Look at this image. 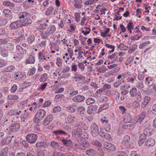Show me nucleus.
<instances>
[{
    "label": "nucleus",
    "mask_w": 156,
    "mask_h": 156,
    "mask_svg": "<svg viewBox=\"0 0 156 156\" xmlns=\"http://www.w3.org/2000/svg\"><path fill=\"white\" fill-rule=\"evenodd\" d=\"M88 138V133L85 131H82V133H80V135L79 137L80 138V139L86 140Z\"/></svg>",
    "instance_id": "35"
},
{
    "label": "nucleus",
    "mask_w": 156,
    "mask_h": 156,
    "mask_svg": "<svg viewBox=\"0 0 156 156\" xmlns=\"http://www.w3.org/2000/svg\"><path fill=\"white\" fill-rule=\"evenodd\" d=\"M10 156H26V155L23 152L18 153L16 155L14 153H12Z\"/></svg>",
    "instance_id": "64"
},
{
    "label": "nucleus",
    "mask_w": 156,
    "mask_h": 156,
    "mask_svg": "<svg viewBox=\"0 0 156 156\" xmlns=\"http://www.w3.org/2000/svg\"><path fill=\"white\" fill-rule=\"evenodd\" d=\"M19 98V96L16 95H9L7 97L8 99L10 101H16L18 100Z\"/></svg>",
    "instance_id": "41"
},
{
    "label": "nucleus",
    "mask_w": 156,
    "mask_h": 156,
    "mask_svg": "<svg viewBox=\"0 0 156 156\" xmlns=\"http://www.w3.org/2000/svg\"><path fill=\"white\" fill-rule=\"evenodd\" d=\"M109 107L108 104L105 103L103 105H101L98 110L99 112H100L101 110L107 109Z\"/></svg>",
    "instance_id": "43"
},
{
    "label": "nucleus",
    "mask_w": 156,
    "mask_h": 156,
    "mask_svg": "<svg viewBox=\"0 0 156 156\" xmlns=\"http://www.w3.org/2000/svg\"><path fill=\"white\" fill-rule=\"evenodd\" d=\"M95 102V100L94 98H89L86 100V103L88 105H90V104L94 103Z\"/></svg>",
    "instance_id": "47"
},
{
    "label": "nucleus",
    "mask_w": 156,
    "mask_h": 156,
    "mask_svg": "<svg viewBox=\"0 0 156 156\" xmlns=\"http://www.w3.org/2000/svg\"><path fill=\"white\" fill-rule=\"evenodd\" d=\"M32 22V20L31 19V16L28 17H25L23 20V21H22V27L27 26L30 24Z\"/></svg>",
    "instance_id": "13"
},
{
    "label": "nucleus",
    "mask_w": 156,
    "mask_h": 156,
    "mask_svg": "<svg viewBox=\"0 0 156 156\" xmlns=\"http://www.w3.org/2000/svg\"><path fill=\"white\" fill-rule=\"evenodd\" d=\"M56 27L54 25H50L48 27L46 30L51 35L56 30Z\"/></svg>",
    "instance_id": "25"
},
{
    "label": "nucleus",
    "mask_w": 156,
    "mask_h": 156,
    "mask_svg": "<svg viewBox=\"0 0 156 156\" xmlns=\"http://www.w3.org/2000/svg\"><path fill=\"white\" fill-rule=\"evenodd\" d=\"M54 8L52 6L49 7L45 13V15L47 16H49L54 10Z\"/></svg>",
    "instance_id": "48"
},
{
    "label": "nucleus",
    "mask_w": 156,
    "mask_h": 156,
    "mask_svg": "<svg viewBox=\"0 0 156 156\" xmlns=\"http://www.w3.org/2000/svg\"><path fill=\"white\" fill-rule=\"evenodd\" d=\"M52 119L53 118H45L42 122V124L45 126H47Z\"/></svg>",
    "instance_id": "44"
},
{
    "label": "nucleus",
    "mask_w": 156,
    "mask_h": 156,
    "mask_svg": "<svg viewBox=\"0 0 156 156\" xmlns=\"http://www.w3.org/2000/svg\"><path fill=\"white\" fill-rule=\"evenodd\" d=\"M146 145L147 147H149L150 146H153L155 143V140L151 138H148L145 142Z\"/></svg>",
    "instance_id": "12"
},
{
    "label": "nucleus",
    "mask_w": 156,
    "mask_h": 156,
    "mask_svg": "<svg viewBox=\"0 0 156 156\" xmlns=\"http://www.w3.org/2000/svg\"><path fill=\"white\" fill-rule=\"evenodd\" d=\"M36 68L34 67H33L28 72V74L29 76H31L33 75L35 73L36 71Z\"/></svg>",
    "instance_id": "62"
},
{
    "label": "nucleus",
    "mask_w": 156,
    "mask_h": 156,
    "mask_svg": "<svg viewBox=\"0 0 156 156\" xmlns=\"http://www.w3.org/2000/svg\"><path fill=\"white\" fill-rule=\"evenodd\" d=\"M41 35V37L44 39H46L48 38V36L50 34L46 30L45 31L42 32Z\"/></svg>",
    "instance_id": "46"
},
{
    "label": "nucleus",
    "mask_w": 156,
    "mask_h": 156,
    "mask_svg": "<svg viewBox=\"0 0 156 156\" xmlns=\"http://www.w3.org/2000/svg\"><path fill=\"white\" fill-rule=\"evenodd\" d=\"M151 100L150 97L146 96L144 98V100L142 102L141 107L143 108H144L146 105L148 104Z\"/></svg>",
    "instance_id": "21"
},
{
    "label": "nucleus",
    "mask_w": 156,
    "mask_h": 156,
    "mask_svg": "<svg viewBox=\"0 0 156 156\" xmlns=\"http://www.w3.org/2000/svg\"><path fill=\"white\" fill-rule=\"evenodd\" d=\"M22 20H21L12 23L9 26L10 28L12 30H15L17 28L22 27Z\"/></svg>",
    "instance_id": "7"
},
{
    "label": "nucleus",
    "mask_w": 156,
    "mask_h": 156,
    "mask_svg": "<svg viewBox=\"0 0 156 156\" xmlns=\"http://www.w3.org/2000/svg\"><path fill=\"white\" fill-rule=\"evenodd\" d=\"M27 35V34H25L24 35L20 34L19 36L17 37L16 41L18 43H21L24 42L26 40V36Z\"/></svg>",
    "instance_id": "20"
},
{
    "label": "nucleus",
    "mask_w": 156,
    "mask_h": 156,
    "mask_svg": "<svg viewBox=\"0 0 156 156\" xmlns=\"http://www.w3.org/2000/svg\"><path fill=\"white\" fill-rule=\"evenodd\" d=\"M9 51L5 47L0 45V54L3 58H6L9 56Z\"/></svg>",
    "instance_id": "10"
},
{
    "label": "nucleus",
    "mask_w": 156,
    "mask_h": 156,
    "mask_svg": "<svg viewBox=\"0 0 156 156\" xmlns=\"http://www.w3.org/2000/svg\"><path fill=\"white\" fill-rule=\"evenodd\" d=\"M16 48L17 54L23 57V55L26 53L27 50L20 45H17Z\"/></svg>",
    "instance_id": "8"
},
{
    "label": "nucleus",
    "mask_w": 156,
    "mask_h": 156,
    "mask_svg": "<svg viewBox=\"0 0 156 156\" xmlns=\"http://www.w3.org/2000/svg\"><path fill=\"white\" fill-rule=\"evenodd\" d=\"M38 138L37 135L35 133H29L26 136V140L30 144H34Z\"/></svg>",
    "instance_id": "4"
},
{
    "label": "nucleus",
    "mask_w": 156,
    "mask_h": 156,
    "mask_svg": "<svg viewBox=\"0 0 156 156\" xmlns=\"http://www.w3.org/2000/svg\"><path fill=\"white\" fill-rule=\"evenodd\" d=\"M137 45L136 44H134L133 45L132 47V48H129L128 51V53H132L133 52H134L136 49L137 48Z\"/></svg>",
    "instance_id": "53"
},
{
    "label": "nucleus",
    "mask_w": 156,
    "mask_h": 156,
    "mask_svg": "<svg viewBox=\"0 0 156 156\" xmlns=\"http://www.w3.org/2000/svg\"><path fill=\"white\" fill-rule=\"evenodd\" d=\"M3 4L4 6H5L14 7L15 6V5L14 4L12 3H11L10 2L8 1H5L3 2Z\"/></svg>",
    "instance_id": "51"
},
{
    "label": "nucleus",
    "mask_w": 156,
    "mask_h": 156,
    "mask_svg": "<svg viewBox=\"0 0 156 156\" xmlns=\"http://www.w3.org/2000/svg\"><path fill=\"white\" fill-rule=\"evenodd\" d=\"M121 144L127 148H131L132 147V143L130 141V137L127 135L123 137Z\"/></svg>",
    "instance_id": "2"
},
{
    "label": "nucleus",
    "mask_w": 156,
    "mask_h": 156,
    "mask_svg": "<svg viewBox=\"0 0 156 156\" xmlns=\"http://www.w3.org/2000/svg\"><path fill=\"white\" fill-rule=\"evenodd\" d=\"M9 151V148L6 147L0 151V156H7Z\"/></svg>",
    "instance_id": "34"
},
{
    "label": "nucleus",
    "mask_w": 156,
    "mask_h": 156,
    "mask_svg": "<svg viewBox=\"0 0 156 156\" xmlns=\"http://www.w3.org/2000/svg\"><path fill=\"white\" fill-rule=\"evenodd\" d=\"M82 129L79 128H75L72 132V134L73 135L76 136L78 137L80 135V133H82Z\"/></svg>",
    "instance_id": "24"
},
{
    "label": "nucleus",
    "mask_w": 156,
    "mask_h": 156,
    "mask_svg": "<svg viewBox=\"0 0 156 156\" xmlns=\"http://www.w3.org/2000/svg\"><path fill=\"white\" fill-rule=\"evenodd\" d=\"M44 50H43L38 53V57L40 62L44 61V60H45V62L48 61V60L46 59L47 56L44 55Z\"/></svg>",
    "instance_id": "14"
},
{
    "label": "nucleus",
    "mask_w": 156,
    "mask_h": 156,
    "mask_svg": "<svg viewBox=\"0 0 156 156\" xmlns=\"http://www.w3.org/2000/svg\"><path fill=\"white\" fill-rule=\"evenodd\" d=\"M97 70L98 72L104 73H105L106 71L108 70V69H106V67L103 65L101 66L98 67L97 68Z\"/></svg>",
    "instance_id": "37"
},
{
    "label": "nucleus",
    "mask_w": 156,
    "mask_h": 156,
    "mask_svg": "<svg viewBox=\"0 0 156 156\" xmlns=\"http://www.w3.org/2000/svg\"><path fill=\"white\" fill-rule=\"evenodd\" d=\"M100 134L99 135L102 137L106 139L107 140H109L111 138V136L109 134L107 133H105L101 131L102 128L100 129Z\"/></svg>",
    "instance_id": "26"
},
{
    "label": "nucleus",
    "mask_w": 156,
    "mask_h": 156,
    "mask_svg": "<svg viewBox=\"0 0 156 156\" xmlns=\"http://www.w3.org/2000/svg\"><path fill=\"white\" fill-rule=\"evenodd\" d=\"M155 130L153 128L151 125L148 123L145 129L144 130L143 133L140 134L138 140L139 146H142L146 139L147 136H149L154 133Z\"/></svg>",
    "instance_id": "1"
},
{
    "label": "nucleus",
    "mask_w": 156,
    "mask_h": 156,
    "mask_svg": "<svg viewBox=\"0 0 156 156\" xmlns=\"http://www.w3.org/2000/svg\"><path fill=\"white\" fill-rule=\"evenodd\" d=\"M75 128H79L85 130L87 129V127L85 125V124L81 122H79L77 123Z\"/></svg>",
    "instance_id": "33"
},
{
    "label": "nucleus",
    "mask_w": 156,
    "mask_h": 156,
    "mask_svg": "<svg viewBox=\"0 0 156 156\" xmlns=\"http://www.w3.org/2000/svg\"><path fill=\"white\" fill-rule=\"evenodd\" d=\"M18 16L20 19L25 18L26 17L30 16V14L26 12H20L19 13Z\"/></svg>",
    "instance_id": "36"
},
{
    "label": "nucleus",
    "mask_w": 156,
    "mask_h": 156,
    "mask_svg": "<svg viewBox=\"0 0 156 156\" xmlns=\"http://www.w3.org/2000/svg\"><path fill=\"white\" fill-rule=\"evenodd\" d=\"M154 81V79L151 76H148L145 78V83L148 86H151L153 84Z\"/></svg>",
    "instance_id": "17"
},
{
    "label": "nucleus",
    "mask_w": 156,
    "mask_h": 156,
    "mask_svg": "<svg viewBox=\"0 0 156 156\" xmlns=\"http://www.w3.org/2000/svg\"><path fill=\"white\" fill-rule=\"evenodd\" d=\"M5 48L10 52L13 51L15 49L14 44L12 42L8 43L5 46Z\"/></svg>",
    "instance_id": "19"
},
{
    "label": "nucleus",
    "mask_w": 156,
    "mask_h": 156,
    "mask_svg": "<svg viewBox=\"0 0 156 156\" xmlns=\"http://www.w3.org/2000/svg\"><path fill=\"white\" fill-rule=\"evenodd\" d=\"M70 92L69 94V95L70 96H73L78 93L79 90L75 88H73L70 89Z\"/></svg>",
    "instance_id": "39"
},
{
    "label": "nucleus",
    "mask_w": 156,
    "mask_h": 156,
    "mask_svg": "<svg viewBox=\"0 0 156 156\" xmlns=\"http://www.w3.org/2000/svg\"><path fill=\"white\" fill-rule=\"evenodd\" d=\"M46 152V150L44 149L43 150L38 148L37 149L36 155L37 156H44Z\"/></svg>",
    "instance_id": "32"
},
{
    "label": "nucleus",
    "mask_w": 156,
    "mask_h": 156,
    "mask_svg": "<svg viewBox=\"0 0 156 156\" xmlns=\"http://www.w3.org/2000/svg\"><path fill=\"white\" fill-rule=\"evenodd\" d=\"M70 69V67L68 66H66L64 68H63L61 72V73L63 74V75L61 77L62 78H64L68 77L69 76H70V73H67V74H64L65 73L69 71Z\"/></svg>",
    "instance_id": "16"
},
{
    "label": "nucleus",
    "mask_w": 156,
    "mask_h": 156,
    "mask_svg": "<svg viewBox=\"0 0 156 156\" xmlns=\"http://www.w3.org/2000/svg\"><path fill=\"white\" fill-rule=\"evenodd\" d=\"M116 156H127L126 153L123 151H117L115 153Z\"/></svg>",
    "instance_id": "49"
},
{
    "label": "nucleus",
    "mask_w": 156,
    "mask_h": 156,
    "mask_svg": "<svg viewBox=\"0 0 156 156\" xmlns=\"http://www.w3.org/2000/svg\"><path fill=\"white\" fill-rule=\"evenodd\" d=\"M104 147L105 148L112 151H115L116 150L115 146L113 144L108 142H104Z\"/></svg>",
    "instance_id": "9"
},
{
    "label": "nucleus",
    "mask_w": 156,
    "mask_h": 156,
    "mask_svg": "<svg viewBox=\"0 0 156 156\" xmlns=\"http://www.w3.org/2000/svg\"><path fill=\"white\" fill-rule=\"evenodd\" d=\"M74 78L75 79H76V81H77V80L79 81L81 80H84L86 78L84 76L81 75L80 74L76 73L74 74Z\"/></svg>",
    "instance_id": "23"
},
{
    "label": "nucleus",
    "mask_w": 156,
    "mask_h": 156,
    "mask_svg": "<svg viewBox=\"0 0 156 156\" xmlns=\"http://www.w3.org/2000/svg\"><path fill=\"white\" fill-rule=\"evenodd\" d=\"M62 142L64 145L67 147H71L72 144V141L70 140L63 139L62 140Z\"/></svg>",
    "instance_id": "29"
},
{
    "label": "nucleus",
    "mask_w": 156,
    "mask_h": 156,
    "mask_svg": "<svg viewBox=\"0 0 156 156\" xmlns=\"http://www.w3.org/2000/svg\"><path fill=\"white\" fill-rule=\"evenodd\" d=\"M9 40L7 38L0 39V45L6 44L9 41Z\"/></svg>",
    "instance_id": "57"
},
{
    "label": "nucleus",
    "mask_w": 156,
    "mask_h": 156,
    "mask_svg": "<svg viewBox=\"0 0 156 156\" xmlns=\"http://www.w3.org/2000/svg\"><path fill=\"white\" fill-rule=\"evenodd\" d=\"M15 69V66L13 65H12L3 69L2 72H10L14 71Z\"/></svg>",
    "instance_id": "27"
},
{
    "label": "nucleus",
    "mask_w": 156,
    "mask_h": 156,
    "mask_svg": "<svg viewBox=\"0 0 156 156\" xmlns=\"http://www.w3.org/2000/svg\"><path fill=\"white\" fill-rule=\"evenodd\" d=\"M27 41L29 44H31L35 40V37L33 35H28L26 36Z\"/></svg>",
    "instance_id": "22"
},
{
    "label": "nucleus",
    "mask_w": 156,
    "mask_h": 156,
    "mask_svg": "<svg viewBox=\"0 0 156 156\" xmlns=\"http://www.w3.org/2000/svg\"><path fill=\"white\" fill-rule=\"evenodd\" d=\"M27 2V1L26 0L23 3V6L25 9H29L30 7V5L29 4L28 2Z\"/></svg>",
    "instance_id": "63"
},
{
    "label": "nucleus",
    "mask_w": 156,
    "mask_h": 156,
    "mask_svg": "<svg viewBox=\"0 0 156 156\" xmlns=\"http://www.w3.org/2000/svg\"><path fill=\"white\" fill-rule=\"evenodd\" d=\"M134 24L132 20H130L127 25V28L128 30H131L133 29Z\"/></svg>",
    "instance_id": "50"
},
{
    "label": "nucleus",
    "mask_w": 156,
    "mask_h": 156,
    "mask_svg": "<svg viewBox=\"0 0 156 156\" xmlns=\"http://www.w3.org/2000/svg\"><path fill=\"white\" fill-rule=\"evenodd\" d=\"M35 61V57L32 55H30L29 57L26 60V63L27 64H33Z\"/></svg>",
    "instance_id": "28"
},
{
    "label": "nucleus",
    "mask_w": 156,
    "mask_h": 156,
    "mask_svg": "<svg viewBox=\"0 0 156 156\" xmlns=\"http://www.w3.org/2000/svg\"><path fill=\"white\" fill-rule=\"evenodd\" d=\"M82 2V0H74L73 4L75 8L80 9L83 6Z\"/></svg>",
    "instance_id": "18"
},
{
    "label": "nucleus",
    "mask_w": 156,
    "mask_h": 156,
    "mask_svg": "<svg viewBox=\"0 0 156 156\" xmlns=\"http://www.w3.org/2000/svg\"><path fill=\"white\" fill-rule=\"evenodd\" d=\"M90 132L93 137L98 136L100 134L98 126L95 124H92L90 126Z\"/></svg>",
    "instance_id": "6"
},
{
    "label": "nucleus",
    "mask_w": 156,
    "mask_h": 156,
    "mask_svg": "<svg viewBox=\"0 0 156 156\" xmlns=\"http://www.w3.org/2000/svg\"><path fill=\"white\" fill-rule=\"evenodd\" d=\"M85 99L84 96L83 95H78L72 98V100L75 102L79 103L83 102Z\"/></svg>",
    "instance_id": "15"
},
{
    "label": "nucleus",
    "mask_w": 156,
    "mask_h": 156,
    "mask_svg": "<svg viewBox=\"0 0 156 156\" xmlns=\"http://www.w3.org/2000/svg\"><path fill=\"white\" fill-rule=\"evenodd\" d=\"M18 88V87L16 84H14L12 86L10 90L11 93H15Z\"/></svg>",
    "instance_id": "60"
},
{
    "label": "nucleus",
    "mask_w": 156,
    "mask_h": 156,
    "mask_svg": "<svg viewBox=\"0 0 156 156\" xmlns=\"http://www.w3.org/2000/svg\"><path fill=\"white\" fill-rule=\"evenodd\" d=\"M46 114V112L44 110H38L37 113L36 115L34 117H36L37 115H39V117H44Z\"/></svg>",
    "instance_id": "40"
},
{
    "label": "nucleus",
    "mask_w": 156,
    "mask_h": 156,
    "mask_svg": "<svg viewBox=\"0 0 156 156\" xmlns=\"http://www.w3.org/2000/svg\"><path fill=\"white\" fill-rule=\"evenodd\" d=\"M12 140V137L10 136H7L4 137L2 139L1 142V145L3 146L5 145H8Z\"/></svg>",
    "instance_id": "11"
},
{
    "label": "nucleus",
    "mask_w": 156,
    "mask_h": 156,
    "mask_svg": "<svg viewBox=\"0 0 156 156\" xmlns=\"http://www.w3.org/2000/svg\"><path fill=\"white\" fill-rule=\"evenodd\" d=\"M50 145L51 147L55 149L58 148L60 146L58 143L55 141H52L51 142Z\"/></svg>",
    "instance_id": "38"
},
{
    "label": "nucleus",
    "mask_w": 156,
    "mask_h": 156,
    "mask_svg": "<svg viewBox=\"0 0 156 156\" xmlns=\"http://www.w3.org/2000/svg\"><path fill=\"white\" fill-rule=\"evenodd\" d=\"M53 133L56 135H61L65 136L67 135V134L66 132L63 130L60 129L54 131L53 132Z\"/></svg>",
    "instance_id": "31"
},
{
    "label": "nucleus",
    "mask_w": 156,
    "mask_h": 156,
    "mask_svg": "<svg viewBox=\"0 0 156 156\" xmlns=\"http://www.w3.org/2000/svg\"><path fill=\"white\" fill-rule=\"evenodd\" d=\"M95 150L93 149H89L86 151V153L87 154L89 155H92L94 154V152Z\"/></svg>",
    "instance_id": "59"
},
{
    "label": "nucleus",
    "mask_w": 156,
    "mask_h": 156,
    "mask_svg": "<svg viewBox=\"0 0 156 156\" xmlns=\"http://www.w3.org/2000/svg\"><path fill=\"white\" fill-rule=\"evenodd\" d=\"M137 93L134 97L136 98V100L139 102H140L142 101L141 93L139 91H138Z\"/></svg>",
    "instance_id": "54"
},
{
    "label": "nucleus",
    "mask_w": 156,
    "mask_h": 156,
    "mask_svg": "<svg viewBox=\"0 0 156 156\" xmlns=\"http://www.w3.org/2000/svg\"><path fill=\"white\" fill-rule=\"evenodd\" d=\"M7 61L3 59L0 60V67H2L7 65Z\"/></svg>",
    "instance_id": "58"
},
{
    "label": "nucleus",
    "mask_w": 156,
    "mask_h": 156,
    "mask_svg": "<svg viewBox=\"0 0 156 156\" xmlns=\"http://www.w3.org/2000/svg\"><path fill=\"white\" fill-rule=\"evenodd\" d=\"M53 156H66V155L64 153L55 151L53 152Z\"/></svg>",
    "instance_id": "61"
},
{
    "label": "nucleus",
    "mask_w": 156,
    "mask_h": 156,
    "mask_svg": "<svg viewBox=\"0 0 156 156\" xmlns=\"http://www.w3.org/2000/svg\"><path fill=\"white\" fill-rule=\"evenodd\" d=\"M91 143L93 145L96 146L98 147H101L102 146V144L100 141L95 140L91 141Z\"/></svg>",
    "instance_id": "42"
},
{
    "label": "nucleus",
    "mask_w": 156,
    "mask_h": 156,
    "mask_svg": "<svg viewBox=\"0 0 156 156\" xmlns=\"http://www.w3.org/2000/svg\"><path fill=\"white\" fill-rule=\"evenodd\" d=\"M78 111L82 116H84L86 113L85 108L83 106H80L78 108Z\"/></svg>",
    "instance_id": "30"
},
{
    "label": "nucleus",
    "mask_w": 156,
    "mask_h": 156,
    "mask_svg": "<svg viewBox=\"0 0 156 156\" xmlns=\"http://www.w3.org/2000/svg\"><path fill=\"white\" fill-rule=\"evenodd\" d=\"M47 76V74L46 73H44L42 75L40 79V81L41 82L45 81L48 78Z\"/></svg>",
    "instance_id": "55"
},
{
    "label": "nucleus",
    "mask_w": 156,
    "mask_h": 156,
    "mask_svg": "<svg viewBox=\"0 0 156 156\" xmlns=\"http://www.w3.org/2000/svg\"><path fill=\"white\" fill-rule=\"evenodd\" d=\"M20 127V125L18 123L15 122L12 123L9 127V133H16L18 132Z\"/></svg>",
    "instance_id": "5"
},
{
    "label": "nucleus",
    "mask_w": 156,
    "mask_h": 156,
    "mask_svg": "<svg viewBox=\"0 0 156 156\" xmlns=\"http://www.w3.org/2000/svg\"><path fill=\"white\" fill-rule=\"evenodd\" d=\"M137 91L136 88H133L129 91L130 96L131 97H134L137 94Z\"/></svg>",
    "instance_id": "45"
},
{
    "label": "nucleus",
    "mask_w": 156,
    "mask_h": 156,
    "mask_svg": "<svg viewBox=\"0 0 156 156\" xmlns=\"http://www.w3.org/2000/svg\"><path fill=\"white\" fill-rule=\"evenodd\" d=\"M130 156H143L140 153L137 152L135 151H131L130 154Z\"/></svg>",
    "instance_id": "56"
},
{
    "label": "nucleus",
    "mask_w": 156,
    "mask_h": 156,
    "mask_svg": "<svg viewBox=\"0 0 156 156\" xmlns=\"http://www.w3.org/2000/svg\"><path fill=\"white\" fill-rule=\"evenodd\" d=\"M8 21L6 19L2 18L0 20V26H3L6 25L8 23Z\"/></svg>",
    "instance_id": "52"
},
{
    "label": "nucleus",
    "mask_w": 156,
    "mask_h": 156,
    "mask_svg": "<svg viewBox=\"0 0 156 156\" xmlns=\"http://www.w3.org/2000/svg\"><path fill=\"white\" fill-rule=\"evenodd\" d=\"M77 141L80 144L76 146V148L78 149L84 150L86 147H88L90 146L89 143L87 140L84 141L81 139H77Z\"/></svg>",
    "instance_id": "3"
}]
</instances>
